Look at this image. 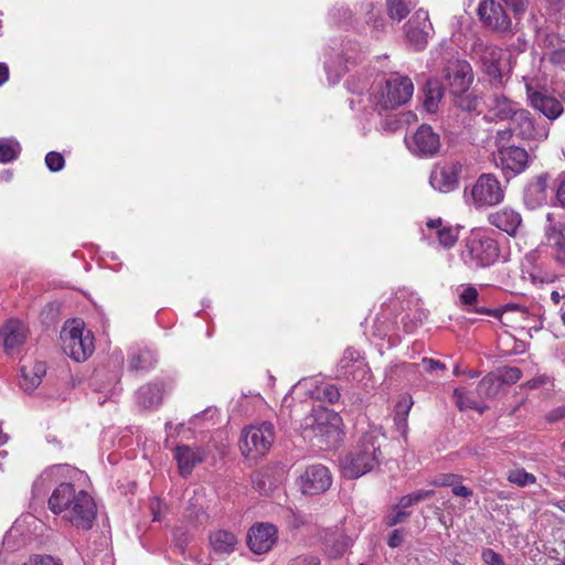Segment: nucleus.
I'll use <instances>...</instances> for the list:
<instances>
[{
  "label": "nucleus",
  "instance_id": "obj_51",
  "mask_svg": "<svg viewBox=\"0 0 565 565\" xmlns=\"http://www.w3.org/2000/svg\"><path fill=\"white\" fill-rule=\"evenodd\" d=\"M23 565H62L52 556H32Z\"/></svg>",
  "mask_w": 565,
  "mask_h": 565
},
{
  "label": "nucleus",
  "instance_id": "obj_9",
  "mask_svg": "<svg viewBox=\"0 0 565 565\" xmlns=\"http://www.w3.org/2000/svg\"><path fill=\"white\" fill-rule=\"evenodd\" d=\"M405 142L408 150L418 158H434L441 149L439 134L427 124L420 125L408 139H405Z\"/></svg>",
  "mask_w": 565,
  "mask_h": 565
},
{
  "label": "nucleus",
  "instance_id": "obj_36",
  "mask_svg": "<svg viewBox=\"0 0 565 565\" xmlns=\"http://www.w3.org/2000/svg\"><path fill=\"white\" fill-rule=\"evenodd\" d=\"M21 152L20 143L12 138L0 139V162L8 163L18 158Z\"/></svg>",
  "mask_w": 565,
  "mask_h": 565
},
{
  "label": "nucleus",
  "instance_id": "obj_38",
  "mask_svg": "<svg viewBox=\"0 0 565 565\" xmlns=\"http://www.w3.org/2000/svg\"><path fill=\"white\" fill-rule=\"evenodd\" d=\"M387 14L393 20H403L411 12V2L406 0H386Z\"/></svg>",
  "mask_w": 565,
  "mask_h": 565
},
{
  "label": "nucleus",
  "instance_id": "obj_21",
  "mask_svg": "<svg viewBox=\"0 0 565 565\" xmlns=\"http://www.w3.org/2000/svg\"><path fill=\"white\" fill-rule=\"evenodd\" d=\"M367 372V364L365 363L364 358L361 355H358L356 358L344 355L340 359L337 365L338 376H343L355 381H362Z\"/></svg>",
  "mask_w": 565,
  "mask_h": 565
},
{
  "label": "nucleus",
  "instance_id": "obj_31",
  "mask_svg": "<svg viewBox=\"0 0 565 565\" xmlns=\"http://www.w3.org/2000/svg\"><path fill=\"white\" fill-rule=\"evenodd\" d=\"M164 391L158 384H146L137 392L138 404L143 408H156L163 399Z\"/></svg>",
  "mask_w": 565,
  "mask_h": 565
},
{
  "label": "nucleus",
  "instance_id": "obj_60",
  "mask_svg": "<svg viewBox=\"0 0 565 565\" xmlns=\"http://www.w3.org/2000/svg\"><path fill=\"white\" fill-rule=\"evenodd\" d=\"M9 79V67L6 63H0V86Z\"/></svg>",
  "mask_w": 565,
  "mask_h": 565
},
{
  "label": "nucleus",
  "instance_id": "obj_44",
  "mask_svg": "<svg viewBox=\"0 0 565 565\" xmlns=\"http://www.w3.org/2000/svg\"><path fill=\"white\" fill-rule=\"evenodd\" d=\"M565 44V40L562 39L558 34L551 32L545 33L542 38V47L548 53H552L554 50L562 47Z\"/></svg>",
  "mask_w": 565,
  "mask_h": 565
},
{
  "label": "nucleus",
  "instance_id": "obj_32",
  "mask_svg": "<svg viewBox=\"0 0 565 565\" xmlns=\"http://www.w3.org/2000/svg\"><path fill=\"white\" fill-rule=\"evenodd\" d=\"M460 302L462 306L468 307V311H472L479 315L498 316L499 309H488L483 306H478L479 292L473 286H468L460 294Z\"/></svg>",
  "mask_w": 565,
  "mask_h": 565
},
{
  "label": "nucleus",
  "instance_id": "obj_10",
  "mask_svg": "<svg viewBox=\"0 0 565 565\" xmlns=\"http://www.w3.org/2000/svg\"><path fill=\"white\" fill-rule=\"evenodd\" d=\"M470 194L473 204L478 207L493 206L504 199V190L492 173L481 174L472 185Z\"/></svg>",
  "mask_w": 565,
  "mask_h": 565
},
{
  "label": "nucleus",
  "instance_id": "obj_7",
  "mask_svg": "<svg viewBox=\"0 0 565 565\" xmlns=\"http://www.w3.org/2000/svg\"><path fill=\"white\" fill-rule=\"evenodd\" d=\"M471 51L481 64L482 72L489 76L491 83L502 85V50L478 39L473 42Z\"/></svg>",
  "mask_w": 565,
  "mask_h": 565
},
{
  "label": "nucleus",
  "instance_id": "obj_42",
  "mask_svg": "<svg viewBox=\"0 0 565 565\" xmlns=\"http://www.w3.org/2000/svg\"><path fill=\"white\" fill-rule=\"evenodd\" d=\"M437 237L443 247L450 248L458 241V232L451 226H445L437 231Z\"/></svg>",
  "mask_w": 565,
  "mask_h": 565
},
{
  "label": "nucleus",
  "instance_id": "obj_41",
  "mask_svg": "<svg viewBox=\"0 0 565 565\" xmlns=\"http://www.w3.org/2000/svg\"><path fill=\"white\" fill-rule=\"evenodd\" d=\"M509 482L518 487H525L536 482V477L533 473L526 472L524 469H513L508 473Z\"/></svg>",
  "mask_w": 565,
  "mask_h": 565
},
{
  "label": "nucleus",
  "instance_id": "obj_47",
  "mask_svg": "<svg viewBox=\"0 0 565 565\" xmlns=\"http://www.w3.org/2000/svg\"><path fill=\"white\" fill-rule=\"evenodd\" d=\"M413 406L412 396L405 395L403 396L395 407L396 418L399 417V414L403 413V417H401V422H403L404 426H407V416Z\"/></svg>",
  "mask_w": 565,
  "mask_h": 565
},
{
  "label": "nucleus",
  "instance_id": "obj_54",
  "mask_svg": "<svg viewBox=\"0 0 565 565\" xmlns=\"http://www.w3.org/2000/svg\"><path fill=\"white\" fill-rule=\"evenodd\" d=\"M409 516V512L398 510L393 515L387 518L386 524L388 526H394L396 524L403 523Z\"/></svg>",
  "mask_w": 565,
  "mask_h": 565
},
{
  "label": "nucleus",
  "instance_id": "obj_23",
  "mask_svg": "<svg viewBox=\"0 0 565 565\" xmlns=\"http://www.w3.org/2000/svg\"><path fill=\"white\" fill-rule=\"evenodd\" d=\"M420 18L419 13L417 14L416 20H409L405 25V33L407 41L411 45L414 46L415 50H423L428 41V28H430V23H427V14L424 15V21L419 22Z\"/></svg>",
  "mask_w": 565,
  "mask_h": 565
},
{
  "label": "nucleus",
  "instance_id": "obj_14",
  "mask_svg": "<svg viewBox=\"0 0 565 565\" xmlns=\"http://www.w3.org/2000/svg\"><path fill=\"white\" fill-rule=\"evenodd\" d=\"M443 73L451 95L467 93L473 81L471 65L465 60L449 61Z\"/></svg>",
  "mask_w": 565,
  "mask_h": 565
},
{
  "label": "nucleus",
  "instance_id": "obj_19",
  "mask_svg": "<svg viewBox=\"0 0 565 565\" xmlns=\"http://www.w3.org/2000/svg\"><path fill=\"white\" fill-rule=\"evenodd\" d=\"M526 93L530 105L542 113L550 120L558 118L563 113L562 103L548 94L547 90H533L530 86H527Z\"/></svg>",
  "mask_w": 565,
  "mask_h": 565
},
{
  "label": "nucleus",
  "instance_id": "obj_58",
  "mask_svg": "<svg viewBox=\"0 0 565 565\" xmlns=\"http://www.w3.org/2000/svg\"><path fill=\"white\" fill-rule=\"evenodd\" d=\"M423 364L426 366L430 372H434L436 370H445V364H443L439 361L433 360V359H423Z\"/></svg>",
  "mask_w": 565,
  "mask_h": 565
},
{
  "label": "nucleus",
  "instance_id": "obj_40",
  "mask_svg": "<svg viewBox=\"0 0 565 565\" xmlns=\"http://www.w3.org/2000/svg\"><path fill=\"white\" fill-rule=\"evenodd\" d=\"M435 494L434 490H418L411 494L403 495L398 502L397 508L407 509L413 504L422 502L431 498Z\"/></svg>",
  "mask_w": 565,
  "mask_h": 565
},
{
  "label": "nucleus",
  "instance_id": "obj_12",
  "mask_svg": "<svg viewBox=\"0 0 565 565\" xmlns=\"http://www.w3.org/2000/svg\"><path fill=\"white\" fill-rule=\"evenodd\" d=\"M498 166L507 179L522 173L531 161L529 152L519 146H500L498 148Z\"/></svg>",
  "mask_w": 565,
  "mask_h": 565
},
{
  "label": "nucleus",
  "instance_id": "obj_37",
  "mask_svg": "<svg viewBox=\"0 0 565 565\" xmlns=\"http://www.w3.org/2000/svg\"><path fill=\"white\" fill-rule=\"evenodd\" d=\"M454 96V104L456 107L460 108L463 111H476L479 106V97L475 92L459 93Z\"/></svg>",
  "mask_w": 565,
  "mask_h": 565
},
{
  "label": "nucleus",
  "instance_id": "obj_18",
  "mask_svg": "<svg viewBox=\"0 0 565 565\" xmlns=\"http://www.w3.org/2000/svg\"><path fill=\"white\" fill-rule=\"evenodd\" d=\"M511 121L516 136L523 140H543L548 136L547 129L535 124L532 114L526 109H519Z\"/></svg>",
  "mask_w": 565,
  "mask_h": 565
},
{
  "label": "nucleus",
  "instance_id": "obj_5",
  "mask_svg": "<svg viewBox=\"0 0 565 565\" xmlns=\"http://www.w3.org/2000/svg\"><path fill=\"white\" fill-rule=\"evenodd\" d=\"M499 255L500 248L495 239L480 233H472L465 242L461 259L466 265L482 268L492 265Z\"/></svg>",
  "mask_w": 565,
  "mask_h": 565
},
{
  "label": "nucleus",
  "instance_id": "obj_17",
  "mask_svg": "<svg viewBox=\"0 0 565 565\" xmlns=\"http://www.w3.org/2000/svg\"><path fill=\"white\" fill-rule=\"evenodd\" d=\"M21 388L31 393L41 383L42 377L46 373V364L39 360L35 355H23L20 360Z\"/></svg>",
  "mask_w": 565,
  "mask_h": 565
},
{
  "label": "nucleus",
  "instance_id": "obj_34",
  "mask_svg": "<svg viewBox=\"0 0 565 565\" xmlns=\"http://www.w3.org/2000/svg\"><path fill=\"white\" fill-rule=\"evenodd\" d=\"M503 387L493 372L488 373L478 384L477 394L481 399H493L499 397Z\"/></svg>",
  "mask_w": 565,
  "mask_h": 565
},
{
  "label": "nucleus",
  "instance_id": "obj_24",
  "mask_svg": "<svg viewBox=\"0 0 565 565\" xmlns=\"http://www.w3.org/2000/svg\"><path fill=\"white\" fill-rule=\"evenodd\" d=\"M207 452L201 447L179 446V475L185 477L202 462Z\"/></svg>",
  "mask_w": 565,
  "mask_h": 565
},
{
  "label": "nucleus",
  "instance_id": "obj_4",
  "mask_svg": "<svg viewBox=\"0 0 565 565\" xmlns=\"http://www.w3.org/2000/svg\"><path fill=\"white\" fill-rule=\"evenodd\" d=\"M342 418L333 411L319 407L305 418V429L311 430L316 438L327 447L333 446L342 438Z\"/></svg>",
  "mask_w": 565,
  "mask_h": 565
},
{
  "label": "nucleus",
  "instance_id": "obj_49",
  "mask_svg": "<svg viewBox=\"0 0 565 565\" xmlns=\"http://www.w3.org/2000/svg\"><path fill=\"white\" fill-rule=\"evenodd\" d=\"M481 558L488 565H505L503 557L492 548H484Z\"/></svg>",
  "mask_w": 565,
  "mask_h": 565
},
{
  "label": "nucleus",
  "instance_id": "obj_3",
  "mask_svg": "<svg viewBox=\"0 0 565 565\" xmlns=\"http://www.w3.org/2000/svg\"><path fill=\"white\" fill-rule=\"evenodd\" d=\"M413 92L414 85L409 77H391L371 96L372 108L379 115L387 110H394L406 104L411 99Z\"/></svg>",
  "mask_w": 565,
  "mask_h": 565
},
{
  "label": "nucleus",
  "instance_id": "obj_1",
  "mask_svg": "<svg viewBox=\"0 0 565 565\" xmlns=\"http://www.w3.org/2000/svg\"><path fill=\"white\" fill-rule=\"evenodd\" d=\"M82 476L81 470L70 465H54L42 472L35 486L45 481L57 482L49 499V509L77 530L87 531L94 524L97 507L86 490L74 484Z\"/></svg>",
  "mask_w": 565,
  "mask_h": 565
},
{
  "label": "nucleus",
  "instance_id": "obj_62",
  "mask_svg": "<svg viewBox=\"0 0 565 565\" xmlns=\"http://www.w3.org/2000/svg\"><path fill=\"white\" fill-rule=\"evenodd\" d=\"M499 310H500V313L497 317H500L503 311H511V310H516V311H521V312L525 311L522 307H520L516 303H508L502 309H499Z\"/></svg>",
  "mask_w": 565,
  "mask_h": 565
},
{
  "label": "nucleus",
  "instance_id": "obj_6",
  "mask_svg": "<svg viewBox=\"0 0 565 565\" xmlns=\"http://www.w3.org/2000/svg\"><path fill=\"white\" fill-rule=\"evenodd\" d=\"M274 441V426L264 422L258 426L244 429L239 447L245 457L256 458L265 455Z\"/></svg>",
  "mask_w": 565,
  "mask_h": 565
},
{
  "label": "nucleus",
  "instance_id": "obj_56",
  "mask_svg": "<svg viewBox=\"0 0 565 565\" xmlns=\"http://www.w3.org/2000/svg\"><path fill=\"white\" fill-rule=\"evenodd\" d=\"M451 492L457 497L470 498L472 495V490L462 486L461 482H456V486L451 488Z\"/></svg>",
  "mask_w": 565,
  "mask_h": 565
},
{
  "label": "nucleus",
  "instance_id": "obj_45",
  "mask_svg": "<svg viewBox=\"0 0 565 565\" xmlns=\"http://www.w3.org/2000/svg\"><path fill=\"white\" fill-rule=\"evenodd\" d=\"M462 477L460 475L455 473H443L439 476H436L431 481L430 484L435 487H450L452 488L456 486V482H461Z\"/></svg>",
  "mask_w": 565,
  "mask_h": 565
},
{
  "label": "nucleus",
  "instance_id": "obj_61",
  "mask_svg": "<svg viewBox=\"0 0 565 565\" xmlns=\"http://www.w3.org/2000/svg\"><path fill=\"white\" fill-rule=\"evenodd\" d=\"M337 14L340 19H343L344 21H349L352 19V12L348 8H339L337 9Z\"/></svg>",
  "mask_w": 565,
  "mask_h": 565
},
{
  "label": "nucleus",
  "instance_id": "obj_50",
  "mask_svg": "<svg viewBox=\"0 0 565 565\" xmlns=\"http://www.w3.org/2000/svg\"><path fill=\"white\" fill-rule=\"evenodd\" d=\"M404 536H405V530H403V529L394 530L388 536V540H387L388 546L392 548L401 546L402 543L404 542Z\"/></svg>",
  "mask_w": 565,
  "mask_h": 565
},
{
  "label": "nucleus",
  "instance_id": "obj_27",
  "mask_svg": "<svg viewBox=\"0 0 565 565\" xmlns=\"http://www.w3.org/2000/svg\"><path fill=\"white\" fill-rule=\"evenodd\" d=\"M25 339V328L18 320H9L0 330V340L7 350L18 348Z\"/></svg>",
  "mask_w": 565,
  "mask_h": 565
},
{
  "label": "nucleus",
  "instance_id": "obj_55",
  "mask_svg": "<svg viewBox=\"0 0 565 565\" xmlns=\"http://www.w3.org/2000/svg\"><path fill=\"white\" fill-rule=\"evenodd\" d=\"M292 565H320V559L315 555H302L296 557Z\"/></svg>",
  "mask_w": 565,
  "mask_h": 565
},
{
  "label": "nucleus",
  "instance_id": "obj_30",
  "mask_svg": "<svg viewBox=\"0 0 565 565\" xmlns=\"http://www.w3.org/2000/svg\"><path fill=\"white\" fill-rule=\"evenodd\" d=\"M350 545L351 539L341 532H328L323 536L324 552L330 558L341 557Z\"/></svg>",
  "mask_w": 565,
  "mask_h": 565
},
{
  "label": "nucleus",
  "instance_id": "obj_59",
  "mask_svg": "<svg viewBox=\"0 0 565 565\" xmlns=\"http://www.w3.org/2000/svg\"><path fill=\"white\" fill-rule=\"evenodd\" d=\"M556 200L565 209V180L559 181L556 188Z\"/></svg>",
  "mask_w": 565,
  "mask_h": 565
},
{
  "label": "nucleus",
  "instance_id": "obj_29",
  "mask_svg": "<svg viewBox=\"0 0 565 565\" xmlns=\"http://www.w3.org/2000/svg\"><path fill=\"white\" fill-rule=\"evenodd\" d=\"M237 543V536L227 530H216L210 534L211 548L218 555L233 553Z\"/></svg>",
  "mask_w": 565,
  "mask_h": 565
},
{
  "label": "nucleus",
  "instance_id": "obj_33",
  "mask_svg": "<svg viewBox=\"0 0 565 565\" xmlns=\"http://www.w3.org/2000/svg\"><path fill=\"white\" fill-rule=\"evenodd\" d=\"M309 393L311 398L323 403L334 404L340 398L339 388L334 384L323 381H316Z\"/></svg>",
  "mask_w": 565,
  "mask_h": 565
},
{
  "label": "nucleus",
  "instance_id": "obj_64",
  "mask_svg": "<svg viewBox=\"0 0 565 565\" xmlns=\"http://www.w3.org/2000/svg\"><path fill=\"white\" fill-rule=\"evenodd\" d=\"M551 298L552 300L555 302V303H558L562 296L557 292V291H553L552 295H551Z\"/></svg>",
  "mask_w": 565,
  "mask_h": 565
},
{
  "label": "nucleus",
  "instance_id": "obj_52",
  "mask_svg": "<svg viewBox=\"0 0 565 565\" xmlns=\"http://www.w3.org/2000/svg\"><path fill=\"white\" fill-rule=\"evenodd\" d=\"M514 132V127L499 130L495 135V143L498 145V148L500 146H508L507 143L511 140Z\"/></svg>",
  "mask_w": 565,
  "mask_h": 565
},
{
  "label": "nucleus",
  "instance_id": "obj_16",
  "mask_svg": "<svg viewBox=\"0 0 565 565\" xmlns=\"http://www.w3.org/2000/svg\"><path fill=\"white\" fill-rule=\"evenodd\" d=\"M278 530L271 523H256L247 532V545L255 554L269 552L277 543Z\"/></svg>",
  "mask_w": 565,
  "mask_h": 565
},
{
  "label": "nucleus",
  "instance_id": "obj_8",
  "mask_svg": "<svg viewBox=\"0 0 565 565\" xmlns=\"http://www.w3.org/2000/svg\"><path fill=\"white\" fill-rule=\"evenodd\" d=\"M61 340L64 351L70 353H92L94 350V337L90 330H85V324L79 319L65 322L61 331Z\"/></svg>",
  "mask_w": 565,
  "mask_h": 565
},
{
  "label": "nucleus",
  "instance_id": "obj_25",
  "mask_svg": "<svg viewBox=\"0 0 565 565\" xmlns=\"http://www.w3.org/2000/svg\"><path fill=\"white\" fill-rule=\"evenodd\" d=\"M424 98L423 106L429 114H436L444 97V86L437 78H429L422 88Z\"/></svg>",
  "mask_w": 565,
  "mask_h": 565
},
{
  "label": "nucleus",
  "instance_id": "obj_53",
  "mask_svg": "<svg viewBox=\"0 0 565 565\" xmlns=\"http://www.w3.org/2000/svg\"><path fill=\"white\" fill-rule=\"evenodd\" d=\"M547 54H548V61L552 64L558 65V66L565 65V44L562 47L554 50L552 53H547Z\"/></svg>",
  "mask_w": 565,
  "mask_h": 565
},
{
  "label": "nucleus",
  "instance_id": "obj_26",
  "mask_svg": "<svg viewBox=\"0 0 565 565\" xmlns=\"http://www.w3.org/2000/svg\"><path fill=\"white\" fill-rule=\"evenodd\" d=\"M550 224L545 228V235L551 245L556 249V259L565 264V222H553L548 214Z\"/></svg>",
  "mask_w": 565,
  "mask_h": 565
},
{
  "label": "nucleus",
  "instance_id": "obj_48",
  "mask_svg": "<svg viewBox=\"0 0 565 565\" xmlns=\"http://www.w3.org/2000/svg\"><path fill=\"white\" fill-rule=\"evenodd\" d=\"M364 9L367 15L366 23L372 25L376 30H381L384 26V20L382 17H379L373 13V3L367 2Z\"/></svg>",
  "mask_w": 565,
  "mask_h": 565
},
{
  "label": "nucleus",
  "instance_id": "obj_39",
  "mask_svg": "<svg viewBox=\"0 0 565 565\" xmlns=\"http://www.w3.org/2000/svg\"><path fill=\"white\" fill-rule=\"evenodd\" d=\"M492 372L500 381L502 387H504L505 385H512L516 383L522 375L521 370L515 366L498 367L495 371Z\"/></svg>",
  "mask_w": 565,
  "mask_h": 565
},
{
  "label": "nucleus",
  "instance_id": "obj_28",
  "mask_svg": "<svg viewBox=\"0 0 565 565\" xmlns=\"http://www.w3.org/2000/svg\"><path fill=\"white\" fill-rule=\"evenodd\" d=\"M488 110L499 120H512L519 109L507 96L493 94L489 97Z\"/></svg>",
  "mask_w": 565,
  "mask_h": 565
},
{
  "label": "nucleus",
  "instance_id": "obj_2",
  "mask_svg": "<svg viewBox=\"0 0 565 565\" xmlns=\"http://www.w3.org/2000/svg\"><path fill=\"white\" fill-rule=\"evenodd\" d=\"M381 444L373 433L364 434L356 447L341 459L345 477L356 479L372 471L380 463Z\"/></svg>",
  "mask_w": 565,
  "mask_h": 565
},
{
  "label": "nucleus",
  "instance_id": "obj_11",
  "mask_svg": "<svg viewBox=\"0 0 565 565\" xmlns=\"http://www.w3.org/2000/svg\"><path fill=\"white\" fill-rule=\"evenodd\" d=\"M462 164L457 160L434 164L429 174L430 186L440 193H450L458 189Z\"/></svg>",
  "mask_w": 565,
  "mask_h": 565
},
{
  "label": "nucleus",
  "instance_id": "obj_43",
  "mask_svg": "<svg viewBox=\"0 0 565 565\" xmlns=\"http://www.w3.org/2000/svg\"><path fill=\"white\" fill-rule=\"evenodd\" d=\"M127 366L130 372L138 373L149 370L152 366V362L147 355H130Z\"/></svg>",
  "mask_w": 565,
  "mask_h": 565
},
{
  "label": "nucleus",
  "instance_id": "obj_13",
  "mask_svg": "<svg viewBox=\"0 0 565 565\" xmlns=\"http://www.w3.org/2000/svg\"><path fill=\"white\" fill-rule=\"evenodd\" d=\"M332 483L330 470L320 463L309 466L300 476L299 487L307 495H317L326 492Z\"/></svg>",
  "mask_w": 565,
  "mask_h": 565
},
{
  "label": "nucleus",
  "instance_id": "obj_15",
  "mask_svg": "<svg viewBox=\"0 0 565 565\" xmlns=\"http://www.w3.org/2000/svg\"><path fill=\"white\" fill-rule=\"evenodd\" d=\"M478 15L484 26L497 33L511 31V20L502 6L495 0H483L478 7Z\"/></svg>",
  "mask_w": 565,
  "mask_h": 565
},
{
  "label": "nucleus",
  "instance_id": "obj_35",
  "mask_svg": "<svg viewBox=\"0 0 565 565\" xmlns=\"http://www.w3.org/2000/svg\"><path fill=\"white\" fill-rule=\"evenodd\" d=\"M454 398L457 407L460 411L473 409L480 414H483L489 406L480 404L465 387H457L454 390Z\"/></svg>",
  "mask_w": 565,
  "mask_h": 565
},
{
  "label": "nucleus",
  "instance_id": "obj_20",
  "mask_svg": "<svg viewBox=\"0 0 565 565\" xmlns=\"http://www.w3.org/2000/svg\"><path fill=\"white\" fill-rule=\"evenodd\" d=\"M489 222L497 228L505 232L510 236H515L519 227L522 225L520 213L512 209H502L489 215Z\"/></svg>",
  "mask_w": 565,
  "mask_h": 565
},
{
  "label": "nucleus",
  "instance_id": "obj_63",
  "mask_svg": "<svg viewBox=\"0 0 565 565\" xmlns=\"http://www.w3.org/2000/svg\"><path fill=\"white\" fill-rule=\"evenodd\" d=\"M427 227L429 228H436L437 231L443 226V221L441 218H434V220H429L427 223H426Z\"/></svg>",
  "mask_w": 565,
  "mask_h": 565
},
{
  "label": "nucleus",
  "instance_id": "obj_57",
  "mask_svg": "<svg viewBox=\"0 0 565 565\" xmlns=\"http://www.w3.org/2000/svg\"><path fill=\"white\" fill-rule=\"evenodd\" d=\"M565 417V407H558V408H555L553 411H551L547 415H546V419L550 422V423H555L562 418Z\"/></svg>",
  "mask_w": 565,
  "mask_h": 565
},
{
  "label": "nucleus",
  "instance_id": "obj_46",
  "mask_svg": "<svg viewBox=\"0 0 565 565\" xmlns=\"http://www.w3.org/2000/svg\"><path fill=\"white\" fill-rule=\"evenodd\" d=\"M64 157L60 152L50 151L45 156V164L47 169L52 172L61 171L64 168Z\"/></svg>",
  "mask_w": 565,
  "mask_h": 565
},
{
  "label": "nucleus",
  "instance_id": "obj_22",
  "mask_svg": "<svg viewBox=\"0 0 565 565\" xmlns=\"http://www.w3.org/2000/svg\"><path fill=\"white\" fill-rule=\"evenodd\" d=\"M548 179V173H542L527 184L524 201L530 207L534 209L546 202Z\"/></svg>",
  "mask_w": 565,
  "mask_h": 565
}]
</instances>
